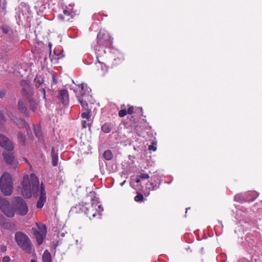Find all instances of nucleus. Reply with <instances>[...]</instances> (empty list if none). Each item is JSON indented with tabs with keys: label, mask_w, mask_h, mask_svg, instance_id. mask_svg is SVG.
I'll return each instance as SVG.
<instances>
[{
	"label": "nucleus",
	"mask_w": 262,
	"mask_h": 262,
	"mask_svg": "<svg viewBox=\"0 0 262 262\" xmlns=\"http://www.w3.org/2000/svg\"><path fill=\"white\" fill-rule=\"evenodd\" d=\"M21 185V193L25 197L29 198L32 194L35 196H39L36 207L39 209L42 208L47 200L44 184L41 183L39 185L38 178L35 174L31 173L29 176H24Z\"/></svg>",
	"instance_id": "1"
},
{
	"label": "nucleus",
	"mask_w": 262,
	"mask_h": 262,
	"mask_svg": "<svg viewBox=\"0 0 262 262\" xmlns=\"http://www.w3.org/2000/svg\"><path fill=\"white\" fill-rule=\"evenodd\" d=\"M113 39L109 33L105 31H100L97 35V43L94 47L97 56H102L105 53L104 47H110L112 44Z\"/></svg>",
	"instance_id": "2"
},
{
	"label": "nucleus",
	"mask_w": 262,
	"mask_h": 262,
	"mask_svg": "<svg viewBox=\"0 0 262 262\" xmlns=\"http://www.w3.org/2000/svg\"><path fill=\"white\" fill-rule=\"evenodd\" d=\"M91 200L92 202L91 204L85 203V205H82V207L80 209L90 220L97 216L100 219L101 213L103 211V208L101 205L99 204L98 199L97 197L94 196L91 199Z\"/></svg>",
	"instance_id": "3"
},
{
	"label": "nucleus",
	"mask_w": 262,
	"mask_h": 262,
	"mask_svg": "<svg viewBox=\"0 0 262 262\" xmlns=\"http://www.w3.org/2000/svg\"><path fill=\"white\" fill-rule=\"evenodd\" d=\"M0 190L6 196L10 195L13 190V182L12 176L8 172H4L0 178Z\"/></svg>",
	"instance_id": "4"
},
{
	"label": "nucleus",
	"mask_w": 262,
	"mask_h": 262,
	"mask_svg": "<svg viewBox=\"0 0 262 262\" xmlns=\"http://www.w3.org/2000/svg\"><path fill=\"white\" fill-rule=\"evenodd\" d=\"M15 239L17 245L27 253L31 251V243L29 238L21 232L15 234Z\"/></svg>",
	"instance_id": "5"
},
{
	"label": "nucleus",
	"mask_w": 262,
	"mask_h": 262,
	"mask_svg": "<svg viewBox=\"0 0 262 262\" xmlns=\"http://www.w3.org/2000/svg\"><path fill=\"white\" fill-rule=\"evenodd\" d=\"M81 91L80 96H77V98L81 105L83 110L88 111V104L86 100H88L89 97L90 96L89 93L91 91L90 88L88 87L86 84H81Z\"/></svg>",
	"instance_id": "6"
},
{
	"label": "nucleus",
	"mask_w": 262,
	"mask_h": 262,
	"mask_svg": "<svg viewBox=\"0 0 262 262\" xmlns=\"http://www.w3.org/2000/svg\"><path fill=\"white\" fill-rule=\"evenodd\" d=\"M12 204L15 206V211L19 215H25L28 213V206L22 198L19 196L13 198Z\"/></svg>",
	"instance_id": "7"
},
{
	"label": "nucleus",
	"mask_w": 262,
	"mask_h": 262,
	"mask_svg": "<svg viewBox=\"0 0 262 262\" xmlns=\"http://www.w3.org/2000/svg\"><path fill=\"white\" fill-rule=\"evenodd\" d=\"M0 209L8 217H12L14 216V209L10 206L6 199L2 197H0Z\"/></svg>",
	"instance_id": "8"
},
{
	"label": "nucleus",
	"mask_w": 262,
	"mask_h": 262,
	"mask_svg": "<svg viewBox=\"0 0 262 262\" xmlns=\"http://www.w3.org/2000/svg\"><path fill=\"white\" fill-rule=\"evenodd\" d=\"M21 85L23 87L21 90V94L25 96L27 98H29L33 95V88L31 86L30 82L26 80H22L21 81Z\"/></svg>",
	"instance_id": "9"
},
{
	"label": "nucleus",
	"mask_w": 262,
	"mask_h": 262,
	"mask_svg": "<svg viewBox=\"0 0 262 262\" xmlns=\"http://www.w3.org/2000/svg\"><path fill=\"white\" fill-rule=\"evenodd\" d=\"M0 145L6 150H12L14 147L12 143L6 136L0 134Z\"/></svg>",
	"instance_id": "10"
},
{
	"label": "nucleus",
	"mask_w": 262,
	"mask_h": 262,
	"mask_svg": "<svg viewBox=\"0 0 262 262\" xmlns=\"http://www.w3.org/2000/svg\"><path fill=\"white\" fill-rule=\"evenodd\" d=\"M99 57L97 56L98 63L96 64V66L98 68V73L100 76H104L108 72V67L103 62L99 60Z\"/></svg>",
	"instance_id": "11"
},
{
	"label": "nucleus",
	"mask_w": 262,
	"mask_h": 262,
	"mask_svg": "<svg viewBox=\"0 0 262 262\" xmlns=\"http://www.w3.org/2000/svg\"><path fill=\"white\" fill-rule=\"evenodd\" d=\"M59 98L60 99L63 105H67L69 102L68 92L67 90H61L59 91Z\"/></svg>",
	"instance_id": "12"
},
{
	"label": "nucleus",
	"mask_w": 262,
	"mask_h": 262,
	"mask_svg": "<svg viewBox=\"0 0 262 262\" xmlns=\"http://www.w3.org/2000/svg\"><path fill=\"white\" fill-rule=\"evenodd\" d=\"M3 156L4 160L6 161L7 163L11 164L13 163L14 159L13 150H6L3 152Z\"/></svg>",
	"instance_id": "13"
},
{
	"label": "nucleus",
	"mask_w": 262,
	"mask_h": 262,
	"mask_svg": "<svg viewBox=\"0 0 262 262\" xmlns=\"http://www.w3.org/2000/svg\"><path fill=\"white\" fill-rule=\"evenodd\" d=\"M32 230L33 231V234L36 239L37 244L41 245L43 243V239L46 235H43L41 232H40V231H38L36 229L32 228Z\"/></svg>",
	"instance_id": "14"
},
{
	"label": "nucleus",
	"mask_w": 262,
	"mask_h": 262,
	"mask_svg": "<svg viewBox=\"0 0 262 262\" xmlns=\"http://www.w3.org/2000/svg\"><path fill=\"white\" fill-rule=\"evenodd\" d=\"M246 195L247 202H252L258 197L259 193L256 191H251L246 192Z\"/></svg>",
	"instance_id": "15"
},
{
	"label": "nucleus",
	"mask_w": 262,
	"mask_h": 262,
	"mask_svg": "<svg viewBox=\"0 0 262 262\" xmlns=\"http://www.w3.org/2000/svg\"><path fill=\"white\" fill-rule=\"evenodd\" d=\"M51 157H52V163L53 166H56L58 164V154L56 152L54 147L52 148L51 150Z\"/></svg>",
	"instance_id": "16"
},
{
	"label": "nucleus",
	"mask_w": 262,
	"mask_h": 262,
	"mask_svg": "<svg viewBox=\"0 0 262 262\" xmlns=\"http://www.w3.org/2000/svg\"><path fill=\"white\" fill-rule=\"evenodd\" d=\"M18 109L26 117L29 116V113L26 106L21 100H19L18 102Z\"/></svg>",
	"instance_id": "17"
},
{
	"label": "nucleus",
	"mask_w": 262,
	"mask_h": 262,
	"mask_svg": "<svg viewBox=\"0 0 262 262\" xmlns=\"http://www.w3.org/2000/svg\"><path fill=\"white\" fill-rule=\"evenodd\" d=\"M70 7H72L71 5H69ZM63 14L65 16L67 17H70L69 18H68L67 19L68 20H70V18H73L74 16V13L72 10V8H67V9H64L63 10Z\"/></svg>",
	"instance_id": "18"
},
{
	"label": "nucleus",
	"mask_w": 262,
	"mask_h": 262,
	"mask_svg": "<svg viewBox=\"0 0 262 262\" xmlns=\"http://www.w3.org/2000/svg\"><path fill=\"white\" fill-rule=\"evenodd\" d=\"M234 201L238 202L247 201V196L245 193H239L234 196Z\"/></svg>",
	"instance_id": "19"
},
{
	"label": "nucleus",
	"mask_w": 262,
	"mask_h": 262,
	"mask_svg": "<svg viewBox=\"0 0 262 262\" xmlns=\"http://www.w3.org/2000/svg\"><path fill=\"white\" fill-rule=\"evenodd\" d=\"M42 262H52L51 255L48 250H46L42 257Z\"/></svg>",
	"instance_id": "20"
},
{
	"label": "nucleus",
	"mask_w": 262,
	"mask_h": 262,
	"mask_svg": "<svg viewBox=\"0 0 262 262\" xmlns=\"http://www.w3.org/2000/svg\"><path fill=\"white\" fill-rule=\"evenodd\" d=\"M30 104V109L33 111L35 112L37 108L38 104L36 101L32 99L31 97L29 98H27Z\"/></svg>",
	"instance_id": "21"
},
{
	"label": "nucleus",
	"mask_w": 262,
	"mask_h": 262,
	"mask_svg": "<svg viewBox=\"0 0 262 262\" xmlns=\"http://www.w3.org/2000/svg\"><path fill=\"white\" fill-rule=\"evenodd\" d=\"M17 121H19V123L16 122L17 124L19 126V127H25L28 134H29V129H30V127L27 123L25 122V121L23 119L17 120Z\"/></svg>",
	"instance_id": "22"
},
{
	"label": "nucleus",
	"mask_w": 262,
	"mask_h": 262,
	"mask_svg": "<svg viewBox=\"0 0 262 262\" xmlns=\"http://www.w3.org/2000/svg\"><path fill=\"white\" fill-rule=\"evenodd\" d=\"M149 176L148 174L142 173L139 176H137L136 180V182L139 183L141 180H146L149 179Z\"/></svg>",
	"instance_id": "23"
},
{
	"label": "nucleus",
	"mask_w": 262,
	"mask_h": 262,
	"mask_svg": "<svg viewBox=\"0 0 262 262\" xmlns=\"http://www.w3.org/2000/svg\"><path fill=\"white\" fill-rule=\"evenodd\" d=\"M37 227L38 229V231L41 232L43 235H46L47 234V227L45 224H36Z\"/></svg>",
	"instance_id": "24"
},
{
	"label": "nucleus",
	"mask_w": 262,
	"mask_h": 262,
	"mask_svg": "<svg viewBox=\"0 0 262 262\" xmlns=\"http://www.w3.org/2000/svg\"><path fill=\"white\" fill-rule=\"evenodd\" d=\"M34 132L36 136L38 138L40 141L42 140V134L40 127L37 126L34 127Z\"/></svg>",
	"instance_id": "25"
},
{
	"label": "nucleus",
	"mask_w": 262,
	"mask_h": 262,
	"mask_svg": "<svg viewBox=\"0 0 262 262\" xmlns=\"http://www.w3.org/2000/svg\"><path fill=\"white\" fill-rule=\"evenodd\" d=\"M123 60H124V58H123V55L121 54H119V56L117 58H116L114 59V61L113 62V64L114 66H116L120 64L123 61Z\"/></svg>",
	"instance_id": "26"
},
{
	"label": "nucleus",
	"mask_w": 262,
	"mask_h": 262,
	"mask_svg": "<svg viewBox=\"0 0 262 262\" xmlns=\"http://www.w3.org/2000/svg\"><path fill=\"white\" fill-rule=\"evenodd\" d=\"M81 116L82 119H85V120H87L88 122H90L91 121V113L90 110H89L88 109L86 112L82 113Z\"/></svg>",
	"instance_id": "27"
},
{
	"label": "nucleus",
	"mask_w": 262,
	"mask_h": 262,
	"mask_svg": "<svg viewBox=\"0 0 262 262\" xmlns=\"http://www.w3.org/2000/svg\"><path fill=\"white\" fill-rule=\"evenodd\" d=\"M49 46L50 47V50H51V46H52V45H51V44L50 43H49ZM49 57L50 58L51 60L52 61H53L54 60H57V59H59L61 57V56L59 55H56L55 51L54 52V54H52L51 53V51H50V55H49Z\"/></svg>",
	"instance_id": "28"
},
{
	"label": "nucleus",
	"mask_w": 262,
	"mask_h": 262,
	"mask_svg": "<svg viewBox=\"0 0 262 262\" xmlns=\"http://www.w3.org/2000/svg\"><path fill=\"white\" fill-rule=\"evenodd\" d=\"M101 129L105 133H110L112 129V126L108 123H105L102 126Z\"/></svg>",
	"instance_id": "29"
},
{
	"label": "nucleus",
	"mask_w": 262,
	"mask_h": 262,
	"mask_svg": "<svg viewBox=\"0 0 262 262\" xmlns=\"http://www.w3.org/2000/svg\"><path fill=\"white\" fill-rule=\"evenodd\" d=\"M103 157L106 160H111L113 158V154L110 150L105 151L103 153Z\"/></svg>",
	"instance_id": "30"
},
{
	"label": "nucleus",
	"mask_w": 262,
	"mask_h": 262,
	"mask_svg": "<svg viewBox=\"0 0 262 262\" xmlns=\"http://www.w3.org/2000/svg\"><path fill=\"white\" fill-rule=\"evenodd\" d=\"M18 140L19 142L23 144H24L25 143V137L24 134L21 133H19L17 136Z\"/></svg>",
	"instance_id": "31"
},
{
	"label": "nucleus",
	"mask_w": 262,
	"mask_h": 262,
	"mask_svg": "<svg viewBox=\"0 0 262 262\" xmlns=\"http://www.w3.org/2000/svg\"><path fill=\"white\" fill-rule=\"evenodd\" d=\"M135 201L138 202H143L144 200V197L143 195L140 193H138L137 195L134 198Z\"/></svg>",
	"instance_id": "32"
},
{
	"label": "nucleus",
	"mask_w": 262,
	"mask_h": 262,
	"mask_svg": "<svg viewBox=\"0 0 262 262\" xmlns=\"http://www.w3.org/2000/svg\"><path fill=\"white\" fill-rule=\"evenodd\" d=\"M91 124V121L88 122L87 120H82L81 122V125L82 128H85L86 127H90Z\"/></svg>",
	"instance_id": "33"
},
{
	"label": "nucleus",
	"mask_w": 262,
	"mask_h": 262,
	"mask_svg": "<svg viewBox=\"0 0 262 262\" xmlns=\"http://www.w3.org/2000/svg\"><path fill=\"white\" fill-rule=\"evenodd\" d=\"M127 114V111L125 108H122L118 113L119 116L120 117H124Z\"/></svg>",
	"instance_id": "34"
},
{
	"label": "nucleus",
	"mask_w": 262,
	"mask_h": 262,
	"mask_svg": "<svg viewBox=\"0 0 262 262\" xmlns=\"http://www.w3.org/2000/svg\"><path fill=\"white\" fill-rule=\"evenodd\" d=\"M146 188L149 190H152L155 189V186L152 183L146 184Z\"/></svg>",
	"instance_id": "35"
},
{
	"label": "nucleus",
	"mask_w": 262,
	"mask_h": 262,
	"mask_svg": "<svg viewBox=\"0 0 262 262\" xmlns=\"http://www.w3.org/2000/svg\"><path fill=\"white\" fill-rule=\"evenodd\" d=\"M148 149L149 150L156 151L157 149V147L156 146V144L152 143L151 145H150L148 146Z\"/></svg>",
	"instance_id": "36"
},
{
	"label": "nucleus",
	"mask_w": 262,
	"mask_h": 262,
	"mask_svg": "<svg viewBox=\"0 0 262 262\" xmlns=\"http://www.w3.org/2000/svg\"><path fill=\"white\" fill-rule=\"evenodd\" d=\"M134 107L133 106H130L128 108V110L127 111V114H132L133 113V112H134Z\"/></svg>",
	"instance_id": "37"
},
{
	"label": "nucleus",
	"mask_w": 262,
	"mask_h": 262,
	"mask_svg": "<svg viewBox=\"0 0 262 262\" xmlns=\"http://www.w3.org/2000/svg\"><path fill=\"white\" fill-rule=\"evenodd\" d=\"M5 122L4 116L0 112V123L3 124Z\"/></svg>",
	"instance_id": "38"
},
{
	"label": "nucleus",
	"mask_w": 262,
	"mask_h": 262,
	"mask_svg": "<svg viewBox=\"0 0 262 262\" xmlns=\"http://www.w3.org/2000/svg\"><path fill=\"white\" fill-rule=\"evenodd\" d=\"M10 260V259L9 256H4L3 258V262H9Z\"/></svg>",
	"instance_id": "39"
},
{
	"label": "nucleus",
	"mask_w": 262,
	"mask_h": 262,
	"mask_svg": "<svg viewBox=\"0 0 262 262\" xmlns=\"http://www.w3.org/2000/svg\"><path fill=\"white\" fill-rule=\"evenodd\" d=\"M0 223L2 224V225L3 226V227L4 228H6V229H8L9 228L8 223V224H5V223H3L2 221L0 222Z\"/></svg>",
	"instance_id": "40"
},
{
	"label": "nucleus",
	"mask_w": 262,
	"mask_h": 262,
	"mask_svg": "<svg viewBox=\"0 0 262 262\" xmlns=\"http://www.w3.org/2000/svg\"><path fill=\"white\" fill-rule=\"evenodd\" d=\"M1 251L2 252H4L6 251V247L5 245H3L1 247Z\"/></svg>",
	"instance_id": "41"
},
{
	"label": "nucleus",
	"mask_w": 262,
	"mask_h": 262,
	"mask_svg": "<svg viewBox=\"0 0 262 262\" xmlns=\"http://www.w3.org/2000/svg\"><path fill=\"white\" fill-rule=\"evenodd\" d=\"M5 93L4 91H0V98H2L4 97Z\"/></svg>",
	"instance_id": "42"
},
{
	"label": "nucleus",
	"mask_w": 262,
	"mask_h": 262,
	"mask_svg": "<svg viewBox=\"0 0 262 262\" xmlns=\"http://www.w3.org/2000/svg\"><path fill=\"white\" fill-rule=\"evenodd\" d=\"M59 17H60V19H61L62 20H63L64 19V16H63L62 15H60L59 16Z\"/></svg>",
	"instance_id": "43"
},
{
	"label": "nucleus",
	"mask_w": 262,
	"mask_h": 262,
	"mask_svg": "<svg viewBox=\"0 0 262 262\" xmlns=\"http://www.w3.org/2000/svg\"><path fill=\"white\" fill-rule=\"evenodd\" d=\"M42 93L43 94V95H44V98H45L46 97V95H45V89H42Z\"/></svg>",
	"instance_id": "44"
},
{
	"label": "nucleus",
	"mask_w": 262,
	"mask_h": 262,
	"mask_svg": "<svg viewBox=\"0 0 262 262\" xmlns=\"http://www.w3.org/2000/svg\"><path fill=\"white\" fill-rule=\"evenodd\" d=\"M125 183V181H124L122 183H121V185L123 186Z\"/></svg>",
	"instance_id": "45"
},
{
	"label": "nucleus",
	"mask_w": 262,
	"mask_h": 262,
	"mask_svg": "<svg viewBox=\"0 0 262 262\" xmlns=\"http://www.w3.org/2000/svg\"><path fill=\"white\" fill-rule=\"evenodd\" d=\"M3 32H4V33H7V31L6 30L4 29H3Z\"/></svg>",
	"instance_id": "46"
},
{
	"label": "nucleus",
	"mask_w": 262,
	"mask_h": 262,
	"mask_svg": "<svg viewBox=\"0 0 262 262\" xmlns=\"http://www.w3.org/2000/svg\"><path fill=\"white\" fill-rule=\"evenodd\" d=\"M30 262H36L35 260L32 259Z\"/></svg>",
	"instance_id": "47"
},
{
	"label": "nucleus",
	"mask_w": 262,
	"mask_h": 262,
	"mask_svg": "<svg viewBox=\"0 0 262 262\" xmlns=\"http://www.w3.org/2000/svg\"><path fill=\"white\" fill-rule=\"evenodd\" d=\"M190 251V252H191V250L190 249V248L187 249V251Z\"/></svg>",
	"instance_id": "48"
},
{
	"label": "nucleus",
	"mask_w": 262,
	"mask_h": 262,
	"mask_svg": "<svg viewBox=\"0 0 262 262\" xmlns=\"http://www.w3.org/2000/svg\"><path fill=\"white\" fill-rule=\"evenodd\" d=\"M124 105H122V106H121V107L122 108V107H124Z\"/></svg>",
	"instance_id": "49"
}]
</instances>
